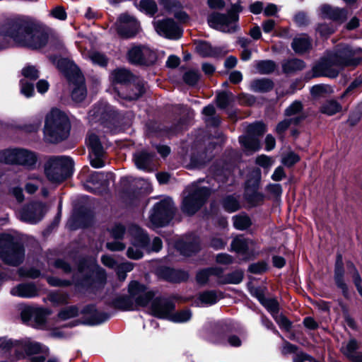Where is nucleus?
<instances>
[{
    "mask_svg": "<svg viewBox=\"0 0 362 362\" xmlns=\"http://www.w3.org/2000/svg\"><path fill=\"white\" fill-rule=\"evenodd\" d=\"M0 36L9 37L21 46L36 50L44 48L49 41V34L41 24L21 17L0 23Z\"/></svg>",
    "mask_w": 362,
    "mask_h": 362,
    "instance_id": "obj_1",
    "label": "nucleus"
},
{
    "mask_svg": "<svg viewBox=\"0 0 362 362\" xmlns=\"http://www.w3.org/2000/svg\"><path fill=\"white\" fill-rule=\"evenodd\" d=\"M356 52L351 47L346 45L337 49L334 52L322 57L313 66L311 73L306 74V78L329 77L334 78L338 76L339 71L332 68L333 66L356 67L362 62V57H355Z\"/></svg>",
    "mask_w": 362,
    "mask_h": 362,
    "instance_id": "obj_2",
    "label": "nucleus"
},
{
    "mask_svg": "<svg viewBox=\"0 0 362 362\" xmlns=\"http://www.w3.org/2000/svg\"><path fill=\"white\" fill-rule=\"evenodd\" d=\"M127 291L129 295L118 294L105 300V305L120 311H132L136 307H146L155 296L154 291L148 290L146 285L136 280L129 282Z\"/></svg>",
    "mask_w": 362,
    "mask_h": 362,
    "instance_id": "obj_3",
    "label": "nucleus"
},
{
    "mask_svg": "<svg viewBox=\"0 0 362 362\" xmlns=\"http://www.w3.org/2000/svg\"><path fill=\"white\" fill-rule=\"evenodd\" d=\"M71 130V123L67 115L57 108H53L45 120L44 134L49 141L57 144L66 139Z\"/></svg>",
    "mask_w": 362,
    "mask_h": 362,
    "instance_id": "obj_4",
    "label": "nucleus"
},
{
    "mask_svg": "<svg viewBox=\"0 0 362 362\" xmlns=\"http://www.w3.org/2000/svg\"><path fill=\"white\" fill-rule=\"evenodd\" d=\"M74 161L66 156H52L45 164V173L52 183L61 184L74 173Z\"/></svg>",
    "mask_w": 362,
    "mask_h": 362,
    "instance_id": "obj_5",
    "label": "nucleus"
},
{
    "mask_svg": "<svg viewBox=\"0 0 362 362\" xmlns=\"http://www.w3.org/2000/svg\"><path fill=\"white\" fill-rule=\"evenodd\" d=\"M0 258L7 265L19 266L25 258L23 244L10 233H0Z\"/></svg>",
    "mask_w": 362,
    "mask_h": 362,
    "instance_id": "obj_6",
    "label": "nucleus"
},
{
    "mask_svg": "<svg viewBox=\"0 0 362 362\" xmlns=\"http://www.w3.org/2000/svg\"><path fill=\"white\" fill-rule=\"evenodd\" d=\"M90 115L95 122L103 127L115 129L122 124L124 115L113 106L104 102H98L90 111Z\"/></svg>",
    "mask_w": 362,
    "mask_h": 362,
    "instance_id": "obj_7",
    "label": "nucleus"
},
{
    "mask_svg": "<svg viewBox=\"0 0 362 362\" xmlns=\"http://www.w3.org/2000/svg\"><path fill=\"white\" fill-rule=\"evenodd\" d=\"M211 194V190L208 187H195L183 198L181 211L189 216H194L205 204Z\"/></svg>",
    "mask_w": 362,
    "mask_h": 362,
    "instance_id": "obj_8",
    "label": "nucleus"
},
{
    "mask_svg": "<svg viewBox=\"0 0 362 362\" xmlns=\"http://www.w3.org/2000/svg\"><path fill=\"white\" fill-rule=\"evenodd\" d=\"M175 214V208L170 198H165L154 204L149 215L150 222L156 228L168 226Z\"/></svg>",
    "mask_w": 362,
    "mask_h": 362,
    "instance_id": "obj_9",
    "label": "nucleus"
},
{
    "mask_svg": "<svg viewBox=\"0 0 362 362\" xmlns=\"http://www.w3.org/2000/svg\"><path fill=\"white\" fill-rule=\"evenodd\" d=\"M261 179L260 170L257 169L255 174L245 181L244 199L251 208L262 205L266 199L265 194L259 191Z\"/></svg>",
    "mask_w": 362,
    "mask_h": 362,
    "instance_id": "obj_10",
    "label": "nucleus"
},
{
    "mask_svg": "<svg viewBox=\"0 0 362 362\" xmlns=\"http://www.w3.org/2000/svg\"><path fill=\"white\" fill-rule=\"evenodd\" d=\"M243 8L239 1L237 4H232L227 13L213 12L208 16V24L211 28L216 30H218L219 25L228 26L232 23H236L239 21V13L243 11ZM219 30L225 32L222 29H219Z\"/></svg>",
    "mask_w": 362,
    "mask_h": 362,
    "instance_id": "obj_11",
    "label": "nucleus"
},
{
    "mask_svg": "<svg viewBox=\"0 0 362 362\" xmlns=\"http://www.w3.org/2000/svg\"><path fill=\"white\" fill-rule=\"evenodd\" d=\"M177 299L178 297L175 296L170 298L153 297L150 302L152 315L158 319L169 320L172 313L175 310V303L173 300Z\"/></svg>",
    "mask_w": 362,
    "mask_h": 362,
    "instance_id": "obj_12",
    "label": "nucleus"
},
{
    "mask_svg": "<svg viewBox=\"0 0 362 362\" xmlns=\"http://www.w3.org/2000/svg\"><path fill=\"white\" fill-rule=\"evenodd\" d=\"M113 175L112 173H104L93 171L85 179L83 186L86 191L95 194L100 190H105L110 185L109 179Z\"/></svg>",
    "mask_w": 362,
    "mask_h": 362,
    "instance_id": "obj_13",
    "label": "nucleus"
},
{
    "mask_svg": "<svg viewBox=\"0 0 362 362\" xmlns=\"http://www.w3.org/2000/svg\"><path fill=\"white\" fill-rule=\"evenodd\" d=\"M120 25L117 28L118 35L122 39H131L136 37L139 30V22L128 13H122L117 19Z\"/></svg>",
    "mask_w": 362,
    "mask_h": 362,
    "instance_id": "obj_14",
    "label": "nucleus"
},
{
    "mask_svg": "<svg viewBox=\"0 0 362 362\" xmlns=\"http://www.w3.org/2000/svg\"><path fill=\"white\" fill-rule=\"evenodd\" d=\"M235 332L230 320H220L211 325V336L216 344L226 346V339Z\"/></svg>",
    "mask_w": 362,
    "mask_h": 362,
    "instance_id": "obj_15",
    "label": "nucleus"
},
{
    "mask_svg": "<svg viewBox=\"0 0 362 362\" xmlns=\"http://www.w3.org/2000/svg\"><path fill=\"white\" fill-rule=\"evenodd\" d=\"M46 213L45 204L42 202H32L25 206L21 211L22 219L29 223L35 224L40 221Z\"/></svg>",
    "mask_w": 362,
    "mask_h": 362,
    "instance_id": "obj_16",
    "label": "nucleus"
},
{
    "mask_svg": "<svg viewBox=\"0 0 362 362\" xmlns=\"http://www.w3.org/2000/svg\"><path fill=\"white\" fill-rule=\"evenodd\" d=\"M345 269L343 259V255L340 252L336 255L335 262L334 265V281L336 286L341 290V294L346 300H349L351 296L349 291V286L344 280Z\"/></svg>",
    "mask_w": 362,
    "mask_h": 362,
    "instance_id": "obj_17",
    "label": "nucleus"
},
{
    "mask_svg": "<svg viewBox=\"0 0 362 362\" xmlns=\"http://www.w3.org/2000/svg\"><path fill=\"white\" fill-rule=\"evenodd\" d=\"M81 313L89 315L83 321L78 320L81 324L85 325H99L107 322L110 318V314L106 312L99 311L97 309L96 305L94 303L86 305L81 310Z\"/></svg>",
    "mask_w": 362,
    "mask_h": 362,
    "instance_id": "obj_18",
    "label": "nucleus"
},
{
    "mask_svg": "<svg viewBox=\"0 0 362 362\" xmlns=\"http://www.w3.org/2000/svg\"><path fill=\"white\" fill-rule=\"evenodd\" d=\"M266 289V287L252 286L249 288V291L251 296L256 298L259 303L264 307L274 317L279 313V303L276 298H268L265 297L264 291Z\"/></svg>",
    "mask_w": 362,
    "mask_h": 362,
    "instance_id": "obj_19",
    "label": "nucleus"
},
{
    "mask_svg": "<svg viewBox=\"0 0 362 362\" xmlns=\"http://www.w3.org/2000/svg\"><path fill=\"white\" fill-rule=\"evenodd\" d=\"M134 179L131 176H124L120 178V194L129 204H133L135 201L139 199L142 188L133 185Z\"/></svg>",
    "mask_w": 362,
    "mask_h": 362,
    "instance_id": "obj_20",
    "label": "nucleus"
},
{
    "mask_svg": "<svg viewBox=\"0 0 362 362\" xmlns=\"http://www.w3.org/2000/svg\"><path fill=\"white\" fill-rule=\"evenodd\" d=\"M155 28L157 32H162L168 39L177 40L182 36L183 30L171 18L157 21Z\"/></svg>",
    "mask_w": 362,
    "mask_h": 362,
    "instance_id": "obj_21",
    "label": "nucleus"
},
{
    "mask_svg": "<svg viewBox=\"0 0 362 362\" xmlns=\"http://www.w3.org/2000/svg\"><path fill=\"white\" fill-rule=\"evenodd\" d=\"M174 247L180 255L186 257H192L201 250L200 241L197 237L189 240L179 239L175 241Z\"/></svg>",
    "mask_w": 362,
    "mask_h": 362,
    "instance_id": "obj_22",
    "label": "nucleus"
},
{
    "mask_svg": "<svg viewBox=\"0 0 362 362\" xmlns=\"http://www.w3.org/2000/svg\"><path fill=\"white\" fill-rule=\"evenodd\" d=\"M159 275L165 281L173 284L186 282L189 277L188 272L168 266H164L160 269Z\"/></svg>",
    "mask_w": 362,
    "mask_h": 362,
    "instance_id": "obj_23",
    "label": "nucleus"
},
{
    "mask_svg": "<svg viewBox=\"0 0 362 362\" xmlns=\"http://www.w3.org/2000/svg\"><path fill=\"white\" fill-rule=\"evenodd\" d=\"M195 52L203 58L206 57H219L226 54V52L221 47H213L211 44L206 40H194Z\"/></svg>",
    "mask_w": 362,
    "mask_h": 362,
    "instance_id": "obj_24",
    "label": "nucleus"
},
{
    "mask_svg": "<svg viewBox=\"0 0 362 362\" xmlns=\"http://www.w3.org/2000/svg\"><path fill=\"white\" fill-rule=\"evenodd\" d=\"M57 68L69 81L81 78V72L76 64L68 58L61 57L57 62Z\"/></svg>",
    "mask_w": 362,
    "mask_h": 362,
    "instance_id": "obj_25",
    "label": "nucleus"
},
{
    "mask_svg": "<svg viewBox=\"0 0 362 362\" xmlns=\"http://www.w3.org/2000/svg\"><path fill=\"white\" fill-rule=\"evenodd\" d=\"M321 15L323 18L343 23L347 19V11L345 8L332 7L329 4H323L320 7Z\"/></svg>",
    "mask_w": 362,
    "mask_h": 362,
    "instance_id": "obj_26",
    "label": "nucleus"
},
{
    "mask_svg": "<svg viewBox=\"0 0 362 362\" xmlns=\"http://www.w3.org/2000/svg\"><path fill=\"white\" fill-rule=\"evenodd\" d=\"M39 289L34 282L21 283L11 290V294L23 298H32L39 296Z\"/></svg>",
    "mask_w": 362,
    "mask_h": 362,
    "instance_id": "obj_27",
    "label": "nucleus"
},
{
    "mask_svg": "<svg viewBox=\"0 0 362 362\" xmlns=\"http://www.w3.org/2000/svg\"><path fill=\"white\" fill-rule=\"evenodd\" d=\"M93 213L90 209L86 207H81L78 209L73 216V221L75 225L74 228H78V224L80 227L83 228L90 227L93 220Z\"/></svg>",
    "mask_w": 362,
    "mask_h": 362,
    "instance_id": "obj_28",
    "label": "nucleus"
},
{
    "mask_svg": "<svg viewBox=\"0 0 362 362\" xmlns=\"http://www.w3.org/2000/svg\"><path fill=\"white\" fill-rule=\"evenodd\" d=\"M156 153L153 151H147L146 150H141L136 152L133 156V160L136 168L139 170H146L152 164Z\"/></svg>",
    "mask_w": 362,
    "mask_h": 362,
    "instance_id": "obj_29",
    "label": "nucleus"
},
{
    "mask_svg": "<svg viewBox=\"0 0 362 362\" xmlns=\"http://www.w3.org/2000/svg\"><path fill=\"white\" fill-rule=\"evenodd\" d=\"M360 345L355 338L348 341L345 348L341 349L342 354L351 362H362V352H357Z\"/></svg>",
    "mask_w": 362,
    "mask_h": 362,
    "instance_id": "obj_30",
    "label": "nucleus"
},
{
    "mask_svg": "<svg viewBox=\"0 0 362 362\" xmlns=\"http://www.w3.org/2000/svg\"><path fill=\"white\" fill-rule=\"evenodd\" d=\"M38 160L37 154L24 148H18L17 165L34 169Z\"/></svg>",
    "mask_w": 362,
    "mask_h": 362,
    "instance_id": "obj_31",
    "label": "nucleus"
},
{
    "mask_svg": "<svg viewBox=\"0 0 362 362\" xmlns=\"http://www.w3.org/2000/svg\"><path fill=\"white\" fill-rule=\"evenodd\" d=\"M188 123V117L182 116L170 126L163 127L164 134L169 138L177 136V135L182 134V132L187 129Z\"/></svg>",
    "mask_w": 362,
    "mask_h": 362,
    "instance_id": "obj_32",
    "label": "nucleus"
},
{
    "mask_svg": "<svg viewBox=\"0 0 362 362\" xmlns=\"http://www.w3.org/2000/svg\"><path fill=\"white\" fill-rule=\"evenodd\" d=\"M112 82L116 84L128 85L134 82L136 76L128 69L117 68L111 73Z\"/></svg>",
    "mask_w": 362,
    "mask_h": 362,
    "instance_id": "obj_33",
    "label": "nucleus"
},
{
    "mask_svg": "<svg viewBox=\"0 0 362 362\" xmlns=\"http://www.w3.org/2000/svg\"><path fill=\"white\" fill-rule=\"evenodd\" d=\"M291 48L298 54H305L312 49V41L307 35L305 37H294L291 42Z\"/></svg>",
    "mask_w": 362,
    "mask_h": 362,
    "instance_id": "obj_34",
    "label": "nucleus"
},
{
    "mask_svg": "<svg viewBox=\"0 0 362 362\" xmlns=\"http://www.w3.org/2000/svg\"><path fill=\"white\" fill-rule=\"evenodd\" d=\"M89 154L93 156H104L105 152L99 136L93 133L86 139Z\"/></svg>",
    "mask_w": 362,
    "mask_h": 362,
    "instance_id": "obj_35",
    "label": "nucleus"
},
{
    "mask_svg": "<svg viewBox=\"0 0 362 362\" xmlns=\"http://www.w3.org/2000/svg\"><path fill=\"white\" fill-rule=\"evenodd\" d=\"M129 86L124 99L127 101H135L139 99L146 92V88L143 82L139 81L132 82Z\"/></svg>",
    "mask_w": 362,
    "mask_h": 362,
    "instance_id": "obj_36",
    "label": "nucleus"
},
{
    "mask_svg": "<svg viewBox=\"0 0 362 362\" xmlns=\"http://www.w3.org/2000/svg\"><path fill=\"white\" fill-rule=\"evenodd\" d=\"M305 67V62L300 59L293 58L282 64V71L286 74H293L302 71Z\"/></svg>",
    "mask_w": 362,
    "mask_h": 362,
    "instance_id": "obj_37",
    "label": "nucleus"
},
{
    "mask_svg": "<svg viewBox=\"0 0 362 362\" xmlns=\"http://www.w3.org/2000/svg\"><path fill=\"white\" fill-rule=\"evenodd\" d=\"M251 86L255 92L268 93L273 90L274 83L267 78H257L252 81Z\"/></svg>",
    "mask_w": 362,
    "mask_h": 362,
    "instance_id": "obj_38",
    "label": "nucleus"
},
{
    "mask_svg": "<svg viewBox=\"0 0 362 362\" xmlns=\"http://www.w3.org/2000/svg\"><path fill=\"white\" fill-rule=\"evenodd\" d=\"M144 45H139L132 47L127 52V58L132 64L143 66Z\"/></svg>",
    "mask_w": 362,
    "mask_h": 362,
    "instance_id": "obj_39",
    "label": "nucleus"
},
{
    "mask_svg": "<svg viewBox=\"0 0 362 362\" xmlns=\"http://www.w3.org/2000/svg\"><path fill=\"white\" fill-rule=\"evenodd\" d=\"M232 219L233 227L239 230H245L252 225L250 217L245 212L233 216Z\"/></svg>",
    "mask_w": 362,
    "mask_h": 362,
    "instance_id": "obj_40",
    "label": "nucleus"
},
{
    "mask_svg": "<svg viewBox=\"0 0 362 362\" xmlns=\"http://www.w3.org/2000/svg\"><path fill=\"white\" fill-rule=\"evenodd\" d=\"M342 110V106L336 100H329L325 102L320 107V112L329 116H332Z\"/></svg>",
    "mask_w": 362,
    "mask_h": 362,
    "instance_id": "obj_41",
    "label": "nucleus"
},
{
    "mask_svg": "<svg viewBox=\"0 0 362 362\" xmlns=\"http://www.w3.org/2000/svg\"><path fill=\"white\" fill-rule=\"evenodd\" d=\"M18 148H7L0 151V163L17 165Z\"/></svg>",
    "mask_w": 362,
    "mask_h": 362,
    "instance_id": "obj_42",
    "label": "nucleus"
},
{
    "mask_svg": "<svg viewBox=\"0 0 362 362\" xmlns=\"http://www.w3.org/2000/svg\"><path fill=\"white\" fill-rule=\"evenodd\" d=\"M244 278V272L241 269H236L230 273H228L223 277V280H220L218 285L225 284H239Z\"/></svg>",
    "mask_w": 362,
    "mask_h": 362,
    "instance_id": "obj_43",
    "label": "nucleus"
},
{
    "mask_svg": "<svg viewBox=\"0 0 362 362\" xmlns=\"http://www.w3.org/2000/svg\"><path fill=\"white\" fill-rule=\"evenodd\" d=\"M223 209L228 213H233L240 209L238 199L233 195L226 196L221 201Z\"/></svg>",
    "mask_w": 362,
    "mask_h": 362,
    "instance_id": "obj_44",
    "label": "nucleus"
},
{
    "mask_svg": "<svg viewBox=\"0 0 362 362\" xmlns=\"http://www.w3.org/2000/svg\"><path fill=\"white\" fill-rule=\"evenodd\" d=\"M310 93L312 98L316 100L326 97L332 93V89L330 86L327 84H316L311 87Z\"/></svg>",
    "mask_w": 362,
    "mask_h": 362,
    "instance_id": "obj_45",
    "label": "nucleus"
},
{
    "mask_svg": "<svg viewBox=\"0 0 362 362\" xmlns=\"http://www.w3.org/2000/svg\"><path fill=\"white\" fill-rule=\"evenodd\" d=\"M267 130L266 124L262 121H257L250 124L247 128V134L259 138L263 136Z\"/></svg>",
    "mask_w": 362,
    "mask_h": 362,
    "instance_id": "obj_46",
    "label": "nucleus"
},
{
    "mask_svg": "<svg viewBox=\"0 0 362 362\" xmlns=\"http://www.w3.org/2000/svg\"><path fill=\"white\" fill-rule=\"evenodd\" d=\"M256 69L260 74H270L276 69V64L271 59L259 60L257 62Z\"/></svg>",
    "mask_w": 362,
    "mask_h": 362,
    "instance_id": "obj_47",
    "label": "nucleus"
},
{
    "mask_svg": "<svg viewBox=\"0 0 362 362\" xmlns=\"http://www.w3.org/2000/svg\"><path fill=\"white\" fill-rule=\"evenodd\" d=\"M239 141L246 149L248 150L257 151L261 148L260 141L259 138H257L256 136H252L247 134L243 139L240 137Z\"/></svg>",
    "mask_w": 362,
    "mask_h": 362,
    "instance_id": "obj_48",
    "label": "nucleus"
},
{
    "mask_svg": "<svg viewBox=\"0 0 362 362\" xmlns=\"http://www.w3.org/2000/svg\"><path fill=\"white\" fill-rule=\"evenodd\" d=\"M144 57H143V66H152L156 64L158 60L157 53L150 49L149 47L144 45Z\"/></svg>",
    "mask_w": 362,
    "mask_h": 362,
    "instance_id": "obj_49",
    "label": "nucleus"
},
{
    "mask_svg": "<svg viewBox=\"0 0 362 362\" xmlns=\"http://www.w3.org/2000/svg\"><path fill=\"white\" fill-rule=\"evenodd\" d=\"M192 313L190 309L187 308L173 313L170 320L176 323H183L189 321L192 317Z\"/></svg>",
    "mask_w": 362,
    "mask_h": 362,
    "instance_id": "obj_50",
    "label": "nucleus"
},
{
    "mask_svg": "<svg viewBox=\"0 0 362 362\" xmlns=\"http://www.w3.org/2000/svg\"><path fill=\"white\" fill-rule=\"evenodd\" d=\"M269 270L268 263L265 260H260L252 263L248 266L247 272L252 274L261 275Z\"/></svg>",
    "mask_w": 362,
    "mask_h": 362,
    "instance_id": "obj_51",
    "label": "nucleus"
},
{
    "mask_svg": "<svg viewBox=\"0 0 362 362\" xmlns=\"http://www.w3.org/2000/svg\"><path fill=\"white\" fill-rule=\"evenodd\" d=\"M232 250L238 254L245 255L249 250L247 240L243 238H234L230 244Z\"/></svg>",
    "mask_w": 362,
    "mask_h": 362,
    "instance_id": "obj_52",
    "label": "nucleus"
},
{
    "mask_svg": "<svg viewBox=\"0 0 362 362\" xmlns=\"http://www.w3.org/2000/svg\"><path fill=\"white\" fill-rule=\"evenodd\" d=\"M201 78L198 70L190 69L186 71L182 76L183 81L189 86H194L197 84Z\"/></svg>",
    "mask_w": 362,
    "mask_h": 362,
    "instance_id": "obj_53",
    "label": "nucleus"
},
{
    "mask_svg": "<svg viewBox=\"0 0 362 362\" xmlns=\"http://www.w3.org/2000/svg\"><path fill=\"white\" fill-rule=\"evenodd\" d=\"M233 93L230 91L223 90L217 94L216 101L217 107L220 109H226L230 105Z\"/></svg>",
    "mask_w": 362,
    "mask_h": 362,
    "instance_id": "obj_54",
    "label": "nucleus"
},
{
    "mask_svg": "<svg viewBox=\"0 0 362 362\" xmlns=\"http://www.w3.org/2000/svg\"><path fill=\"white\" fill-rule=\"evenodd\" d=\"M139 7L141 11H145L151 16H153L158 11V6L154 0H141Z\"/></svg>",
    "mask_w": 362,
    "mask_h": 362,
    "instance_id": "obj_55",
    "label": "nucleus"
},
{
    "mask_svg": "<svg viewBox=\"0 0 362 362\" xmlns=\"http://www.w3.org/2000/svg\"><path fill=\"white\" fill-rule=\"evenodd\" d=\"M73 262L77 267L78 273H83L86 270L88 269L90 265V260L88 257L75 255L73 257Z\"/></svg>",
    "mask_w": 362,
    "mask_h": 362,
    "instance_id": "obj_56",
    "label": "nucleus"
},
{
    "mask_svg": "<svg viewBox=\"0 0 362 362\" xmlns=\"http://www.w3.org/2000/svg\"><path fill=\"white\" fill-rule=\"evenodd\" d=\"M58 317L62 320H66L78 315V308L76 305H71L62 309L58 313Z\"/></svg>",
    "mask_w": 362,
    "mask_h": 362,
    "instance_id": "obj_57",
    "label": "nucleus"
},
{
    "mask_svg": "<svg viewBox=\"0 0 362 362\" xmlns=\"http://www.w3.org/2000/svg\"><path fill=\"white\" fill-rule=\"evenodd\" d=\"M339 306L341 308L342 315L344 321L347 324V325L353 330H357L358 326L355 321V320L350 315L349 308L347 305L342 303H339Z\"/></svg>",
    "mask_w": 362,
    "mask_h": 362,
    "instance_id": "obj_58",
    "label": "nucleus"
},
{
    "mask_svg": "<svg viewBox=\"0 0 362 362\" xmlns=\"http://www.w3.org/2000/svg\"><path fill=\"white\" fill-rule=\"evenodd\" d=\"M362 118V107L357 106L354 110L351 111L349 117L346 122L349 127H355Z\"/></svg>",
    "mask_w": 362,
    "mask_h": 362,
    "instance_id": "obj_59",
    "label": "nucleus"
},
{
    "mask_svg": "<svg viewBox=\"0 0 362 362\" xmlns=\"http://www.w3.org/2000/svg\"><path fill=\"white\" fill-rule=\"evenodd\" d=\"M303 110V105L300 100H296L287 107L284 111V115L291 117L300 114Z\"/></svg>",
    "mask_w": 362,
    "mask_h": 362,
    "instance_id": "obj_60",
    "label": "nucleus"
},
{
    "mask_svg": "<svg viewBox=\"0 0 362 362\" xmlns=\"http://www.w3.org/2000/svg\"><path fill=\"white\" fill-rule=\"evenodd\" d=\"M199 300L204 304L214 305L218 300L216 292L214 290L205 291L199 296Z\"/></svg>",
    "mask_w": 362,
    "mask_h": 362,
    "instance_id": "obj_61",
    "label": "nucleus"
},
{
    "mask_svg": "<svg viewBox=\"0 0 362 362\" xmlns=\"http://www.w3.org/2000/svg\"><path fill=\"white\" fill-rule=\"evenodd\" d=\"M23 349L25 354L28 356L39 354L42 351V345L39 342L25 343L23 345Z\"/></svg>",
    "mask_w": 362,
    "mask_h": 362,
    "instance_id": "obj_62",
    "label": "nucleus"
},
{
    "mask_svg": "<svg viewBox=\"0 0 362 362\" xmlns=\"http://www.w3.org/2000/svg\"><path fill=\"white\" fill-rule=\"evenodd\" d=\"M49 314L48 310L43 308H37L35 309L33 320L38 326L45 325L47 316Z\"/></svg>",
    "mask_w": 362,
    "mask_h": 362,
    "instance_id": "obj_63",
    "label": "nucleus"
},
{
    "mask_svg": "<svg viewBox=\"0 0 362 362\" xmlns=\"http://www.w3.org/2000/svg\"><path fill=\"white\" fill-rule=\"evenodd\" d=\"M211 276L208 267L199 269L195 275L196 282L200 286H206L209 284Z\"/></svg>",
    "mask_w": 362,
    "mask_h": 362,
    "instance_id": "obj_64",
    "label": "nucleus"
}]
</instances>
